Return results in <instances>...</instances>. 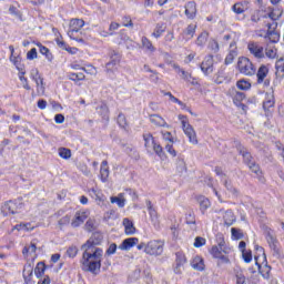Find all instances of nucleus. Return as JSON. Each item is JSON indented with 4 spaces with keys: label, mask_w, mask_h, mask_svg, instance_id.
<instances>
[{
    "label": "nucleus",
    "mask_w": 284,
    "mask_h": 284,
    "mask_svg": "<svg viewBox=\"0 0 284 284\" xmlns=\"http://www.w3.org/2000/svg\"><path fill=\"white\" fill-rule=\"evenodd\" d=\"M82 265L85 272H92L97 274L101 270V261L103 258V248L94 245L83 244L82 245Z\"/></svg>",
    "instance_id": "nucleus-1"
},
{
    "label": "nucleus",
    "mask_w": 284,
    "mask_h": 284,
    "mask_svg": "<svg viewBox=\"0 0 284 284\" xmlns=\"http://www.w3.org/2000/svg\"><path fill=\"white\" fill-rule=\"evenodd\" d=\"M83 26H85L83 19H71L69 22L68 37L73 41H78V43H85V39H83V33L81 32Z\"/></svg>",
    "instance_id": "nucleus-2"
},
{
    "label": "nucleus",
    "mask_w": 284,
    "mask_h": 284,
    "mask_svg": "<svg viewBox=\"0 0 284 284\" xmlns=\"http://www.w3.org/2000/svg\"><path fill=\"white\" fill-rule=\"evenodd\" d=\"M265 239L268 243L272 256H274V258H277L278 261H282V258H284V255L281 251V247L278 246V240L276 239V235H274V232H272V230L266 231Z\"/></svg>",
    "instance_id": "nucleus-3"
},
{
    "label": "nucleus",
    "mask_w": 284,
    "mask_h": 284,
    "mask_svg": "<svg viewBox=\"0 0 284 284\" xmlns=\"http://www.w3.org/2000/svg\"><path fill=\"white\" fill-rule=\"evenodd\" d=\"M255 250L262 254V263H258V255H255V263L258 267L260 274L263 278H270V273L272 272V266L267 265V257H265V250L262 246H255Z\"/></svg>",
    "instance_id": "nucleus-4"
},
{
    "label": "nucleus",
    "mask_w": 284,
    "mask_h": 284,
    "mask_svg": "<svg viewBox=\"0 0 284 284\" xmlns=\"http://www.w3.org/2000/svg\"><path fill=\"white\" fill-rule=\"evenodd\" d=\"M179 119L181 120L183 132L187 136L189 142L192 143V145H199V139L196 138V131H194V128L187 121V116L180 114Z\"/></svg>",
    "instance_id": "nucleus-5"
},
{
    "label": "nucleus",
    "mask_w": 284,
    "mask_h": 284,
    "mask_svg": "<svg viewBox=\"0 0 284 284\" xmlns=\"http://www.w3.org/2000/svg\"><path fill=\"white\" fill-rule=\"evenodd\" d=\"M237 70L245 77H254L256 74V67L250 61L248 58L242 57L237 61Z\"/></svg>",
    "instance_id": "nucleus-6"
},
{
    "label": "nucleus",
    "mask_w": 284,
    "mask_h": 284,
    "mask_svg": "<svg viewBox=\"0 0 284 284\" xmlns=\"http://www.w3.org/2000/svg\"><path fill=\"white\" fill-rule=\"evenodd\" d=\"M165 247V242L162 240H151L146 243L145 254L149 256H161L163 254V248Z\"/></svg>",
    "instance_id": "nucleus-7"
},
{
    "label": "nucleus",
    "mask_w": 284,
    "mask_h": 284,
    "mask_svg": "<svg viewBox=\"0 0 284 284\" xmlns=\"http://www.w3.org/2000/svg\"><path fill=\"white\" fill-rule=\"evenodd\" d=\"M20 210H23V203L21 201H9L2 206V212L6 214H18Z\"/></svg>",
    "instance_id": "nucleus-8"
},
{
    "label": "nucleus",
    "mask_w": 284,
    "mask_h": 284,
    "mask_svg": "<svg viewBox=\"0 0 284 284\" xmlns=\"http://www.w3.org/2000/svg\"><path fill=\"white\" fill-rule=\"evenodd\" d=\"M90 216V211H77L71 220V227H81Z\"/></svg>",
    "instance_id": "nucleus-9"
},
{
    "label": "nucleus",
    "mask_w": 284,
    "mask_h": 284,
    "mask_svg": "<svg viewBox=\"0 0 284 284\" xmlns=\"http://www.w3.org/2000/svg\"><path fill=\"white\" fill-rule=\"evenodd\" d=\"M270 74V68L267 65L262 64L256 73L257 83L261 85V83H264L265 88H270V80H267V75Z\"/></svg>",
    "instance_id": "nucleus-10"
},
{
    "label": "nucleus",
    "mask_w": 284,
    "mask_h": 284,
    "mask_svg": "<svg viewBox=\"0 0 284 284\" xmlns=\"http://www.w3.org/2000/svg\"><path fill=\"white\" fill-rule=\"evenodd\" d=\"M200 68L203 74H205L206 77H209V74H212V72H214V57L206 55Z\"/></svg>",
    "instance_id": "nucleus-11"
},
{
    "label": "nucleus",
    "mask_w": 284,
    "mask_h": 284,
    "mask_svg": "<svg viewBox=\"0 0 284 284\" xmlns=\"http://www.w3.org/2000/svg\"><path fill=\"white\" fill-rule=\"evenodd\" d=\"M248 52L255 57V59H265V52L263 47L256 42H250L247 45Z\"/></svg>",
    "instance_id": "nucleus-12"
},
{
    "label": "nucleus",
    "mask_w": 284,
    "mask_h": 284,
    "mask_svg": "<svg viewBox=\"0 0 284 284\" xmlns=\"http://www.w3.org/2000/svg\"><path fill=\"white\" fill-rule=\"evenodd\" d=\"M110 59L111 60L106 63V72H114L116 65L121 63V55L118 52L112 51Z\"/></svg>",
    "instance_id": "nucleus-13"
},
{
    "label": "nucleus",
    "mask_w": 284,
    "mask_h": 284,
    "mask_svg": "<svg viewBox=\"0 0 284 284\" xmlns=\"http://www.w3.org/2000/svg\"><path fill=\"white\" fill-rule=\"evenodd\" d=\"M247 10H250V1L247 0L239 1L232 6V11L235 14H243V12H247Z\"/></svg>",
    "instance_id": "nucleus-14"
},
{
    "label": "nucleus",
    "mask_w": 284,
    "mask_h": 284,
    "mask_svg": "<svg viewBox=\"0 0 284 284\" xmlns=\"http://www.w3.org/2000/svg\"><path fill=\"white\" fill-rule=\"evenodd\" d=\"M275 77L277 81H283L284 79V57H281L275 62Z\"/></svg>",
    "instance_id": "nucleus-15"
},
{
    "label": "nucleus",
    "mask_w": 284,
    "mask_h": 284,
    "mask_svg": "<svg viewBox=\"0 0 284 284\" xmlns=\"http://www.w3.org/2000/svg\"><path fill=\"white\" fill-rule=\"evenodd\" d=\"M185 256L176 255L175 266L173 268L174 274H183V270H185L183 265H185Z\"/></svg>",
    "instance_id": "nucleus-16"
},
{
    "label": "nucleus",
    "mask_w": 284,
    "mask_h": 284,
    "mask_svg": "<svg viewBox=\"0 0 284 284\" xmlns=\"http://www.w3.org/2000/svg\"><path fill=\"white\" fill-rule=\"evenodd\" d=\"M138 244H139V240L136 237H129L121 243V245L119 246V250H123V251L132 250V247H134V245H138Z\"/></svg>",
    "instance_id": "nucleus-17"
},
{
    "label": "nucleus",
    "mask_w": 284,
    "mask_h": 284,
    "mask_svg": "<svg viewBox=\"0 0 284 284\" xmlns=\"http://www.w3.org/2000/svg\"><path fill=\"white\" fill-rule=\"evenodd\" d=\"M122 225L124 226L125 234L129 236L136 233V227H134V222H132V220L128 217L123 219Z\"/></svg>",
    "instance_id": "nucleus-18"
},
{
    "label": "nucleus",
    "mask_w": 284,
    "mask_h": 284,
    "mask_svg": "<svg viewBox=\"0 0 284 284\" xmlns=\"http://www.w3.org/2000/svg\"><path fill=\"white\" fill-rule=\"evenodd\" d=\"M146 206H148L149 214L151 216L152 224L154 225V227H159V214L156 213V210L152 207V202L146 201Z\"/></svg>",
    "instance_id": "nucleus-19"
},
{
    "label": "nucleus",
    "mask_w": 284,
    "mask_h": 284,
    "mask_svg": "<svg viewBox=\"0 0 284 284\" xmlns=\"http://www.w3.org/2000/svg\"><path fill=\"white\" fill-rule=\"evenodd\" d=\"M110 176V168H108V161H102L100 169V179L102 183H108V179Z\"/></svg>",
    "instance_id": "nucleus-20"
},
{
    "label": "nucleus",
    "mask_w": 284,
    "mask_h": 284,
    "mask_svg": "<svg viewBox=\"0 0 284 284\" xmlns=\"http://www.w3.org/2000/svg\"><path fill=\"white\" fill-rule=\"evenodd\" d=\"M197 203L200 205V210H201L202 214H205V211L210 210V207L212 206L210 199H207L203 195L197 196Z\"/></svg>",
    "instance_id": "nucleus-21"
},
{
    "label": "nucleus",
    "mask_w": 284,
    "mask_h": 284,
    "mask_svg": "<svg viewBox=\"0 0 284 284\" xmlns=\"http://www.w3.org/2000/svg\"><path fill=\"white\" fill-rule=\"evenodd\" d=\"M229 93L232 97L235 105H239V103H241V101H243L245 99V93L236 91V89H234V88L230 89Z\"/></svg>",
    "instance_id": "nucleus-22"
},
{
    "label": "nucleus",
    "mask_w": 284,
    "mask_h": 284,
    "mask_svg": "<svg viewBox=\"0 0 284 284\" xmlns=\"http://www.w3.org/2000/svg\"><path fill=\"white\" fill-rule=\"evenodd\" d=\"M150 121L151 123H153V125H156L158 128H170V125H168V122H165V120L158 114L151 115Z\"/></svg>",
    "instance_id": "nucleus-23"
},
{
    "label": "nucleus",
    "mask_w": 284,
    "mask_h": 284,
    "mask_svg": "<svg viewBox=\"0 0 284 284\" xmlns=\"http://www.w3.org/2000/svg\"><path fill=\"white\" fill-rule=\"evenodd\" d=\"M185 14L187 19H194L196 17V3L194 1H191L185 6Z\"/></svg>",
    "instance_id": "nucleus-24"
},
{
    "label": "nucleus",
    "mask_w": 284,
    "mask_h": 284,
    "mask_svg": "<svg viewBox=\"0 0 284 284\" xmlns=\"http://www.w3.org/2000/svg\"><path fill=\"white\" fill-rule=\"evenodd\" d=\"M34 272V265L26 264L23 268V278L26 283H30L32 281V274Z\"/></svg>",
    "instance_id": "nucleus-25"
},
{
    "label": "nucleus",
    "mask_w": 284,
    "mask_h": 284,
    "mask_svg": "<svg viewBox=\"0 0 284 284\" xmlns=\"http://www.w3.org/2000/svg\"><path fill=\"white\" fill-rule=\"evenodd\" d=\"M231 50L229 52V54L225 58V64L230 65V63L234 62V59H236L237 53H236V43H231L230 45Z\"/></svg>",
    "instance_id": "nucleus-26"
},
{
    "label": "nucleus",
    "mask_w": 284,
    "mask_h": 284,
    "mask_svg": "<svg viewBox=\"0 0 284 284\" xmlns=\"http://www.w3.org/2000/svg\"><path fill=\"white\" fill-rule=\"evenodd\" d=\"M207 39H210V33L207 31H203L196 39L195 45L197 48H205V43H207Z\"/></svg>",
    "instance_id": "nucleus-27"
},
{
    "label": "nucleus",
    "mask_w": 284,
    "mask_h": 284,
    "mask_svg": "<svg viewBox=\"0 0 284 284\" xmlns=\"http://www.w3.org/2000/svg\"><path fill=\"white\" fill-rule=\"evenodd\" d=\"M101 241H103V235L101 233H93L85 244L97 247V245H101Z\"/></svg>",
    "instance_id": "nucleus-28"
},
{
    "label": "nucleus",
    "mask_w": 284,
    "mask_h": 284,
    "mask_svg": "<svg viewBox=\"0 0 284 284\" xmlns=\"http://www.w3.org/2000/svg\"><path fill=\"white\" fill-rule=\"evenodd\" d=\"M37 88V93L40 95L45 94V82H43V75L33 80Z\"/></svg>",
    "instance_id": "nucleus-29"
},
{
    "label": "nucleus",
    "mask_w": 284,
    "mask_h": 284,
    "mask_svg": "<svg viewBox=\"0 0 284 284\" xmlns=\"http://www.w3.org/2000/svg\"><path fill=\"white\" fill-rule=\"evenodd\" d=\"M186 225L190 226L191 230L196 231V216L194 212H189L185 216Z\"/></svg>",
    "instance_id": "nucleus-30"
},
{
    "label": "nucleus",
    "mask_w": 284,
    "mask_h": 284,
    "mask_svg": "<svg viewBox=\"0 0 284 284\" xmlns=\"http://www.w3.org/2000/svg\"><path fill=\"white\" fill-rule=\"evenodd\" d=\"M125 193H119L118 196H111V203H116L118 207H125Z\"/></svg>",
    "instance_id": "nucleus-31"
},
{
    "label": "nucleus",
    "mask_w": 284,
    "mask_h": 284,
    "mask_svg": "<svg viewBox=\"0 0 284 284\" xmlns=\"http://www.w3.org/2000/svg\"><path fill=\"white\" fill-rule=\"evenodd\" d=\"M143 139H144V145L146 150H152L156 143V141L154 140V136H152V133H145L143 135Z\"/></svg>",
    "instance_id": "nucleus-32"
},
{
    "label": "nucleus",
    "mask_w": 284,
    "mask_h": 284,
    "mask_svg": "<svg viewBox=\"0 0 284 284\" xmlns=\"http://www.w3.org/2000/svg\"><path fill=\"white\" fill-rule=\"evenodd\" d=\"M193 270H197L199 272H203L205 270V264L203 263V258L196 256L193 258L191 263Z\"/></svg>",
    "instance_id": "nucleus-33"
},
{
    "label": "nucleus",
    "mask_w": 284,
    "mask_h": 284,
    "mask_svg": "<svg viewBox=\"0 0 284 284\" xmlns=\"http://www.w3.org/2000/svg\"><path fill=\"white\" fill-rule=\"evenodd\" d=\"M37 252V243L32 241L30 245H26L22 250L23 256H32Z\"/></svg>",
    "instance_id": "nucleus-34"
},
{
    "label": "nucleus",
    "mask_w": 284,
    "mask_h": 284,
    "mask_svg": "<svg viewBox=\"0 0 284 284\" xmlns=\"http://www.w3.org/2000/svg\"><path fill=\"white\" fill-rule=\"evenodd\" d=\"M274 92L266 93V98L263 103L264 110H270V108H274Z\"/></svg>",
    "instance_id": "nucleus-35"
},
{
    "label": "nucleus",
    "mask_w": 284,
    "mask_h": 284,
    "mask_svg": "<svg viewBox=\"0 0 284 284\" xmlns=\"http://www.w3.org/2000/svg\"><path fill=\"white\" fill-rule=\"evenodd\" d=\"M210 252L214 258H225V255H223L225 254V248H221L215 245V246H212Z\"/></svg>",
    "instance_id": "nucleus-36"
},
{
    "label": "nucleus",
    "mask_w": 284,
    "mask_h": 284,
    "mask_svg": "<svg viewBox=\"0 0 284 284\" xmlns=\"http://www.w3.org/2000/svg\"><path fill=\"white\" fill-rule=\"evenodd\" d=\"M224 186L229 191V194H232V196H239V189H236L234 184H232V181L225 180Z\"/></svg>",
    "instance_id": "nucleus-37"
},
{
    "label": "nucleus",
    "mask_w": 284,
    "mask_h": 284,
    "mask_svg": "<svg viewBox=\"0 0 284 284\" xmlns=\"http://www.w3.org/2000/svg\"><path fill=\"white\" fill-rule=\"evenodd\" d=\"M166 28L168 27L164 23H158L152 33V37H154L155 39H159L163 34V32H165Z\"/></svg>",
    "instance_id": "nucleus-38"
},
{
    "label": "nucleus",
    "mask_w": 284,
    "mask_h": 284,
    "mask_svg": "<svg viewBox=\"0 0 284 284\" xmlns=\"http://www.w3.org/2000/svg\"><path fill=\"white\" fill-rule=\"evenodd\" d=\"M141 42H142V48H144L149 52L156 51V48H154V44H152V41H150V39H148L146 37H142Z\"/></svg>",
    "instance_id": "nucleus-39"
},
{
    "label": "nucleus",
    "mask_w": 284,
    "mask_h": 284,
    "mask_svg": "<svg viewBox=\"0 0 284 284\" xmlns=\"http://www.w3.org/2000/svg\"><path fill=\"white\" fill-rule=\"evenodd\" d=\"M223 219H224L225 225H232L234 221H236V216H234V212H232L231 210L224 213Z\"/></svg>",
    "instance_id": "nucleus-40"
},
{
    "label": "nucleus",
    "mask_w": 284,
    "mask_h": 284,
    "mask_svg": "<svg viewBox=\"0 0 284 284\" xmlns=\"http://www.w3.org/2000/svg\"><path fill=\"white\" fill-rule=\"evenodd\" d=\"M263 18L264 19H271L272 21H278V19H281V16L275 14L273 7H268L267 8V13L264 14Z\"/></svg>",
    "instance_id": "nucleus-41"
},
{
    "label": "nucleus",
    "mask_w": 284,
    "mask_h": 284,
    "mask_svg": "<svg viewBox=\"0 0 284 284\" xmlns=\"http://www.w3.org/2000/svg\"><path fill=\"white\" fill-rule=\"evenodd\" d=\"M58 154L61 159L68 160L72 156V151L70 149L60 148Z\"/></svg>",
    "instance_id": "nucleus-42"
},
{
    "label": "nucleus",
    "mask_w": 284,
    "mask_h": 284,
    "mask_svg": "<svg viewBox=\"0 0 284 284\" xmlns=\"http://www.w3.org/2000/svg\"><path fill=\"white\" fill-rule=\"evenodd\" d=\"M43 272H45V264L43 262H40L34 268V274L38 278H40V276H43Z\"/></svg>",
    "instance_id": "nucleus-43"
},
{
    "label": "nucleus",
    "mask_w": 284,
    "mask_h": 284,
    "mask_svg": "<svg viewBox=\"0 0 284 284\" xmlns=\"http://www.w3.org/2000/svg\"><path fill=\"white\" fill-rule=\"evenodd\" d=\"M236 85H237L239 90H250V88H252V83H250V81H247L245 79L237 81Z\"/></svg>",
    "instance_id": "nucleus-44"
},
{
    "label": "nucleus",
    "mask_w": 284,
    "mask_h": 284,
    "mask_svg": "<svg viewBox=\"0 0 284 284\" xmlns=\"http://www.w3.org/2000/svg\"><path fill=\"white\" fill-rule=\"evenodd\" d=\"M240 154H242L243 159H244V163H246V165H252V163H254V161H252V154H250V152L242 150L240 151Z\"/></svg>",
    "instance_id": "nucleus-45"
},
{
    "label": "nucleus",
    "mask_w": 284,
    "mask_h": 284,
    "mask_svg": "<svg viewBox=\"0 0 284 284\" xmlns=\"http://www.w3.org/2000/svg\"><path fill=\"white\" fill-rule=\"evenodd\" d=\"M267 38L271 41V43H278V39H281V36L276 31H267Z\"/></svg>",
    "instance_id": "nucleus-46"
},
{
    "label": "nucleus",
    "mask_w": 284,
    "mask_h": 284,
    "mask_svg": "<svg viewBox=\"0 0 284 284\" xmlns=\"http://www.w3.org/2000/svg\"><path fill=\"white\" fill-rule=\"evenodd\" d=\"M209 50H211V52L213 54H216V52H219V42L214 39H211L209 41V45H207Z\"/></svg>",
    "instance_id": "nucleus-47"
},
{
    "label": "nucleus",
    "mask_w": 284,
    "mask_h": 284,
    "mask_svg": "<svg viewBox=\"0 0 284 284\" xmlns=\"http://www.w3.org/2000/svg\"><path fill=\"white\" fill-rule=\"evenodd\" d=\"M160 159H163L165 156V152H163V146H161L160 143H156L153 145L152 149Z\"/></svg>",
    "instance_id": "nucleus-48"
},
{
    "label": "nucleus",
    "mask_w": 284,
    "mask_h": 284,
    "mask_svg": "<svg viewBox=\"0 0 284 284\" xmlns=\"http://www.w3.org/2000/svg\"><path fill=\"white\" fill-rule=\"evenodd\" d=\"M278 50L276 48H266L265 49V55L267 57V59H274L277 54Z\"/></svg>",
    "instance_id": "nucleus-49"
},
{
    "label": "nucleus",
    "mask_w": 284,
    "mask_h": 284,
    "mask_svg": "<svg viewBox=\"0 0 284 284\" xmlns=\"http://www.w3.org/2000/svg\"><path fill=\"white\" fill-rule=\"evenodd\" d=\"M161 134L163 141H166V143H174V136H172L170 131H162Z\"/></svg>",
    "instance_id": "nucleus-50"
},
{
    "label": "nucleus",
    "mask_w": 284,
    "mask_h": 284,
    "mask_svg": "<svg viewBox=\"0 0 284 284\" xmlns=\"http://www.w3.org/2000/svg\"><path fill=\"white\" fill-rule=\"evenodd\" d=\"M176 170L178 172H185V170H187V166L185 165V161L181 158L176 160Z\"/></svg>",
    "instance_id": "nucleus-51"
},
{
    "label": "nucleus",
    "mask_w": 284,
    "mask_h": 284,
    "mask_svg": "<svg viewBox=\"0 0 284 284\" xmlns=\"http://www.w3.org/2000/svg\"><path fill=\"white\" fill-rule=\"evenodd\" d=\"M69 79H70V81H83V80H85V74H83V73H70Z\"/></svg>",
    "instance_id": "nucleus-52"
},
{
    "label": "nucleus",
    "mask_w": 284,
    "mask_h": 284,
    "mask_svg": "<svg viewBox=\"0 0 284 284\" xmlns=\"http://www.w3.org/2000/svg\"><path fill=\"white\" fill-rule=\"evenodd\" d=\"M248 168L254 174H256V176H261V174H263V172L261 171V166H258L256 162L250 164Z\"/></svg>",
    "instance_id": "nucleus-53"
},
{
    "label": "nucleus",
    "mask_w": 284,
    "mask_h": 284,
    "mask_svg": "<svg viewBox=\"0 0 284 284\" xmlns=\"http://www.w3.org/2000/svg\"><path fill=\"white\" fill-rule=\"evenodd\" d=\"M261 12V10L253 11V13L251 14V21L253 23H258V21H261V18L263 17Z\"/></svg>",
    "instance_id": "nucleus-54"
},
{
    "label": "nucleus",
    "mask_w": 284,
    "mask_h": 284,
    "mask_svg": "<svg viewBox=\"0 0 284 284\" xmlns=\"http://www.w3.org/2000/svg\"><path fill=\"white\" fill-rule=\"evenodd\" d=\"M165 150L171 156H176V150H174V142H166Z\"/></svg>",
    "instance_id": "nucleus-55"
},
{
    "label": "nucleus",
    "mask_w": 284,
    "mask_h": 284,
    "mask_svg": "<svg viewBox=\"0 0 284 284\" xmlns=\"http://www.w3.org/2000/svg\"><path fill=\"white\" fill-rule=\"evenodd\" d=\"M77 254H79V248L77 246H70L67 250V256H69V258H74Z\"/></svg>",
    "instance_id": "nucleus-56"
},
{
    "label": "nucleus",
    "mask_w": 284,
    "mask_h": 284,
    "mask_svg": "<svg viewBox=\"0 0 284 284\" xmlns=\"http://www.w3.org/2000/svg\"><path fill=\"white\" fill-rule=\"evenodd\" d=\"M39 50L42 54L47 55V59L49 61H52V54H50V49H48L47 47H43L42 44H38Z\"/></svg>",
    "instance_id": "nucleus-57"
},
{
    "label": "nucleus",
    "mask_w": 284,
    "mask_h": 284,
    "mask_svg": "<svg viewBox=\"0 0 284 284\" xmlns=\"http://www.w3.org/2000/svg\"><path fill=\"white\" fill-rule=\"evenodd\" d=\"M118 124L120 128H125V125H128V120H125V115L123 113L118 115Z\"/></svg>",
    "instance_id": "nucleus-58"
},
{
    "label": "nucleus",
    "mask_w": 284,
    "mask_h": 284,
    "mask_svg": "<svg viewBox=\"0 0 284 284\" xmlns=\"http://www.w3.org/2000/svg\"><path fill=\"white\" fill-rule=\"evenodd\" d=\"M81 70H83V72L87 74H97V68H94L92 64L87 65V68L83 67Z\"/></svg>",
    "instance_id": "nucleus-59"
},
{
    "label": "nucleus",
    "mask_w": 284,
    "mask_h": 284,
    "mask_svg": "<svg viewBox=\"0 0 284 284\" xmlns=\"http://www.w3.org/2000/svg\"><path fill=\"white\" fill-rule=\"evenodd\" d=\"M42 75L41 73L39 72V69L37 68H33L31 69L30 71V78L32 79V81L37 80V79H40Z\"/></svg>",
    "instance_id": "nucleus-60"
},
{
    "label": "nucleus",
    "mask_w": 284,
    "mask_h": 284,
    "mask_svg": "<svg viewBox=\"0 0 284 284\" xmlns=\"http://www.w3.org/2000/svg\"><path fill=\"white\" fill-rule=\"evenodd\" d=\"M235 278H236V284H245V275L243 274V272H236L235 274Z\"/></svg>",
    "instance_id": "nucleus-61"
},
{
    "label": "nucleus",
    "mask_w": 284,
    "mask_h": 284,
    "mask_svg": "<svg viewBox=\"0 0 284 284\" xmlns=\"http://www.w3.org/2000/svg\"><path fill=\"white\" fill-rule=\"evenodd\" d=\"M195 32H196V24H189L186 28V34L192 38L194 37Z\"/></svg>",
    "instance_id": "nucleus-62"
},
{
    "label": "nucleus",
    "mask_w": 284,
    "mask_h": 284,
    "mask_svg": "<svg viewBox=\"0 0 284 284\" xmlns=\"http://www.w3.org/2000/svg\"><path fill=\"white\" fill-rule=\"evenodd\" d=\"M27 59L29 61H33V59H37V49L33 48L27 53Z\"/></svg>",
    "instance_id": "nucleus-63"
},
{
    "label": "nucleus",
    "mask_w": 284,
    "mask_h": 284,
    "mask_svg": "<svg viewBox=\"0 0 284 284\" xmlns=\"http://www.w3.org/2000/svg\"><path fill=\"white\" fill-rule=\"evenodd\" d=\"M203 245H205V239L196 237L194 242V247H203Z\"/></svg>",
    "instance_id": "nucleus-64"
}]
</instances>
